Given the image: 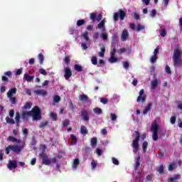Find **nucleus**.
<instances>
[{"label":"nucleus","instance_id":"1","mask_svg":"<svg viewBox=\"0 0 182 182\" xmlns=\"http://www.w3.org/2000/svg\"><path fill=\"white\" fill-rule=\"evenodd\" d=\"M41 109L39 107H34L31 111L23 112L21 114V119L23 120L28 121L29 119V116H32L33 120H41L42 119V115L41 114Z\"/></svg>","mask_w":182,"mask_h":182},{"label":"nucleus","instance_id":"2","mask_svg":"<svg viewBox=\"0 0 182 182\" xmlns=\"http://www.w3.org/2000/svg\"><path fill=\"white\" fill-rule=\"evenodd\" d=\"M172 62L173 63L174 68H177V66H181L182 65V51L180 50L178 46L173 49Z\"/></svg>","mask_w":182,"mask_h":182},{"label":"nucleus","instance_id":"3","mask_svg":"<svg viewBox=\"0 0 182 182\" xmlns=\"http://www.w3.org/2000/svg\"><path fill=\"white\" fill-rule=\"evenodd\" d=\"M25 148V142H21L19 145H9L6 148V154H9L10 151L20 154L21 151Z\"/></svg>","mask_w":182,"mask_h":182},{"label":"nucleus","instance_id":"4","mask_svg":"<svg viewBox=\"0 0 182 182\" xmlns=\"http://www.w3.org/2000/svg\"><path fill=\"white\" fill-rule=\"evenodd\" d=\"M140 132L139 131H135V139L132 141V146L133 147V151L137 154L139 151V141H140Z\"/></svg>","mask_w":182,"mask_h":182},{"label":"nucleus","instance_id":"5","mask_svg":"<svg viewBox=\"0 0 182 182\" xmlns=\"http://www.w3.org/2000/svg\"><path fill=\"white\" fill-rule=\"evenodd\" d=\"M40 157H41L43 160V164L45 166H49L51 164L50 160H49V158L48 157V155L45 154V152H42L40 154Z\"/></svg>","mask_w":182,"mask_h":182},{"label":"nucleus","instance_id":"6","mask_svg":"<svg viewBox=\"0 0 182 182\" xmlns=\"http://www.w3.org/2000/svg\"><path fill=\"white\" fill-rule=\"evenodd\" d=\"M81 117H82V120L84 122H89L90 117H89V112L86 109L81 110Z\"/></svg>","mask_w":182,"mask_h":182},{"label":"nucleus","instance_id":"7","mask_svg":"<svg viewBox=\"0 0 182 182\" xmlns=\"http://www.w3.org/2000/svg\"><path fill=\"white\" fill-rule=\"evenodd\" d=\"M7 167L9 170H12V168L15 169L18 168V162L16 160H9Z\"/></svg>","mask_w":182,"mask_h":182},{"label":"nucleus","instance_id":"8","mask_svg":"<svg viewBox=\"0 0 182 182\" xmlns=\"http://www.w3.org/2000/svg\"><path fill=\"white\" fill-rule=\"evenodd\" d=\"M64 72H65L64 77L65 80H69V79L72 77V70L67 67L64 69Z\"/></svg>","mask_w":182,"mask_h":182},{"label":"nucleus","instance_id":"9","mask_svg":"<svg viewBox=\"0 0 182 182\" xmlns=\"http://www.w3.org/2000/svg\"><path fill=\"white\" fill-rule=\"evenodd\" d=\"M8 77H12V72L11 71L5 72L4 75L1 77V80H3V82H8L9 80Z\"/></svg>","mask_w":182,"mask_h":182},{"label":"nucleus","instance_id":"10","mask_svg":"<svg viewBox=\"0 0 182 182\" xmlns=\"http://www.w3.org/2000/svg\"><path fill=\"white\" fill-rule=\"evenodd\" d=\"M159 129H160V126L157 123L153 122L151 124V132H152V133L159 132Z\"/></svg>","mask_w":182,"mask_h":182},{"label":"nucleus","instance_id":"11","mask_svg":"<svg viewBox=\"0 0 182 182\" xmlns=\"http://www.w3.org/2000/svg\"><path fill=\"white\" fill-rule=\"evenodd\" d=\"M34 93L39 96H46V95H48V92L45 90H36L34 91Z\"/></svg>","mask_w":182,"mask_h":182},{"label":"nucleus","instance_id":"12","mask_svg":"<svg viewBox=\"0 0 182 182\" xmlns=\"http://www.w3.org/2000/svg\"><path fill=\"white\" fill-rule=\"evenodd\" d=\"M147 99V96L146 95H139V97L136 99V102L137 103H140V102L141 103H144V102H146Z\"/></svg>","mask_w":182,"mask_h":182},{"label":"nucleus","instance_id":"13","mask_svg":"<svg viewBox=\"0 0 182 182\" xmlns=\"http://www.w3.org/2000/svg\"><path fill=\"white\" fill-rule=\"evenodd\" d=\"M17 92V90L16 87L14 88H11V90H9V92H7V97H12V96H14V95H15Z\"/></svg>","mask_w":182,"mask_h":182},{"label":"nucleus","instance_id":"14","mask_svg":"<svg viewBox=\"0 0 182 182\" xmlns=\"http://www.w3.org/2000/svg\"><path fill=\"white\" fill-rule=\"evenodd\" d=\"M119 15L120 21H124V18H126V11H123L122 9L119 10Z\"/></svg>","mask_w":182,"mask_h":182},{"label":"nucleus","instance_id":"15","mask_svg":"<svg viewBox=\"0 0 182 182\" xmlns=\"http://www.w3.org/2000/svg\"><path fill=\"white\" fill-rule=\"evenodd\" d=\"M34 78H35L34 76L29 75L27 73H25L23 76V79L24 80H26V82H32V80H33Z\"/></svg>","mask_w":182,"mask_h":182},{"label":"nucleus","instance_id":"16","mask_svg":"<svg viewBox=\"0 0 182 182\" xmlns=\"http://www.w3.org/2000/svg\"><path fill=\"white\" fill-rule=\"evenodd\" d=\"M129 37V31L127 30H124L122 33V41H124Z\"/></svg>","mask_w":182,"mask_h":182},{"label":"nucleus","instance_id":"17","mask_svg":"<svg viewBox=\"0 0 182 182\" xmlns=\"http://www.w3.org/2000/svg\"><path fill=\"white\" fill-rule=\"evenodd\" d=\"M151 106H152L151 103H149L143 110V114H147V113H149V112L151 110Z\"/></svg>","mask_w":182,"mask_h":182},{"label":"nucleus","instance_id":"18","mask_svg":"<svg viewBox=\"0 0 182 182\" xmlns=\"http://www.w3.org/2000/svg\"><path fill=\"white\" fill-rule=\"evenodd\" d=\"M158 85H159V80L155 79L154 80H152L151 82V89H153V90L156 89Z\"/></svg>","mask_w":182,"mask_h":182},{"label":"nucleus","instance_id":"19","mask_svg":"<svg viewBox=\"0 0 182 182\" xmlns=\"http://www.w3.org/2000/svg\"><path fill=\"white\" fill-rule=\"evenodd\" d=\"M79 100H80V102H87V100H89V97L85 94H82L79 96Z\"/></svg>","mask_w":182,"mask_h":182},{"label":"nucleus","instance_id":"20","mask_svg":"<svg viewBox=\"0 0 182 182\" xmlns=\"http://www.w3.org/2000/svg\"><path fill=\"white\" fill-rule=\"evenodd\" d=\"M126 50H127L129 54L132 53V49L131 48L126 49L124 48L119 49L117 53H119V55H120L122 53H124V52H126Z\"/></svg>","mask_w":182,"mask_h":182},{"label":"nucleus","instance_id":"21","mask_svg":"<svg viewBox=\"0 0 182 182\" xmlns=\"http://www.w3.org/2000/svg\"><path fill=\"white\" fill-rule=\"evenodd\" d=\"M80 133H81V134H87V133H89L87 128H86V127L85 125L81 126Z\"/></svg>","mask_w":182,"mask_h":182},{"label":"nucleus","instance_id":"22","mask_svg":"<svg viewBox=\"0 0 182 182\" xmlns=\"http://www.w3.org/2000/svg\"><path fill=\"white\" fill-rule=\"evenodd\" d=\"M91 146L93 149L97 146V138L94 137L91 139Z\"/></svg>","mask_w":182,"mask_h":182},{"label":"nucleus","instance_id":"23","mask_svg":"<svg viewBox=\"0 0 182 182\" xmlns=\"http://www.w3.org/2000/svg\"><path fill=\"white\" fill-rule=\"evenodd\" d=\"M106 23V20L103 19L97 25L98 29H105V24Z\"/></svg>","mask_w":182,"mask_h":182},{"label":"nucleus","instance_id":"24","mask_svg":"<svg viewBox=\"0 0 182 182\" xmlns=\"http://www.w3.org/2000/svg\"><path fill=\"white\" fill-rule=\"evenodd\" d=\"M81 36H82V38H84V39L85 40V42H89V41H90V38H89V33H88L87 31L84 32V33L81 35Z\"/></svg>","mask_w":182,"mask_h":182},{"label":"nucleus","instance_id":"25","mask_svg":"<svg viewBox=\"0 0 182 182\" xmlns=\"http://www.w3.org/2000/svg\"><path fill=\"white\" fill-rule=\"evenodd\" d=\"M179 179L180 175H174L173 177L168 178V182H174V181Z\"/></svg>","mask_w":182,"mask_h":182},{"label":"nucleus","instance_id":"26","mask_svg":"<svg viewBox=\"0 0 182 182\" xmlns=\"http://www.w3.org/2000/svg\"><path fill=\"white\" fill-rule=\"evenodd\" d=\"M74 70H76V72H82V70H83V67L80 65L75 64L74 65Z\"/></svg>","mask_w":182,"mask_h":182},{"label":"nucleus","instance_id":"27","mask_svg":"<svg viewBox=\"0 0 182 182\" xmlns=\"http://www.w3.org/2000/svg\"><path fill=\"white\" fill-rule=\"evenodd\" d=\"M8 140L9 141H12L13 143H21V140H19L14 136H9Z\"/></svg>","mask_w":182,"mask_h":182},{"label":"nucleus","instance_id":"28","mask_svg":"<svg viewBox=\"0 0 182 182\" xmlns=\"http://www.w3.org/2000/svg\"><path fill=\"white\" fill-rule=\"evenodd\" d=\"M148 146H149V143L146 141H144L142 144V150L144 153H146V151H147Z\"/></svg>","mask_w":182,"mask_h":182},{"label":"nucleus","instance_id":"29","mask_svg":"<svg viewBox=\"0 0 182 182\" xmlns=\"http://www.w3.org/2000/svg\"><path fill=\"white\" fill-rule=\"evenodd\" d=\"M138 167H140V156L139 155L136 157V161L134 165V170H137Z\"/></svg>","mask_w":182,"mask_h":182},{"label":"nucleus","instance_id":"30","mask_svg":"<svg viewBox=\"0 0 182 182\" xmlns=\"http://www.w3.org/2000/svg\"><path fill=\"white\" fill-rule=\"evenodd\" d=\"M50 117L54 121L56 122V120H58V114H56V113L51 112L50 113Z\"/></svg>","mask_w":182,"mask_h":182},{"label":"nucleus","instance_id":"31","mask_svg":"<svg viewBox=\"0 0 182 182\" xmlns=\"http://www.w3.org/2000/svg\"><path fill=\"white\" fill-rule=\"evenodd\" d=\"M93 112L95 113V114H102V113H103V111L100 107L94 108Z\"/></svg>","mask_w":182,"mask_h":182},{"label":"nucleus","instance_id":"32","mask_svg":"<svg viewBox=\"0 0 182 182\" xmlns=\"http://www.w3.org/2000/svg\"><path fill=\"white\" fill-rule=\"evenodd\" d=\"M15 120L17 123V126H19V122H21V114H19V112H16Z\"/></svg>","mask_w":182,"mask_h":182},{"label":"nucleus","instance_id":"33","mask_svg":"<svg viewBox=\"0 0 182 182\" xmlns=\"http://www.w3.org/2000/svg\"><path fill=\"white\" fill-rule=\"evenodd\" d=\"M80 164V161H79V159H74L73 167V168H77V165Z\"/></svg>","mask_w":182,"mask_h":182},{"label":"nucleus","instance_id":"34","mask_svg":"<svg viewBox=\"0 0 182 182\" xmlns=\"http://www.w3.org/2000/svg\"><path fill=\"white\" fill-rule=\"evenodd\" d=\"M152 139L154 141H157V140H159V132H152Z\"/></svg>","mask_w":182,"mask_h":182},{"label":"nucleus","instance_id":"35","mask_svg":"<svg viewBox=\"0 0 182 182\" xmlns=\"http://www.w3.org/2000/svg\"><path fill=\"white\" fill-rule=\"evenodd\" d=\"M90 19H91V21H92V22H95V21H96V19H97V14L91 13L90 14Z\"/></svg>","mask_w":182,"mask_h":182},{"label":"nucleus","instance_id":"36","mask_svg":"<svg viewBox=\"0 0 182 182\" xmlns=\"http://www.w3.org/2000/svg\"><path fill=\"white\" fill-rule=\"evenodd\" d=\"M32 107V103L31 102H26L24 106L23 107V109L25 110H28V109H31Z\"/></svg>","mask_w":182,"mask_h":182},{"label":"nucleus","instance_id":"37","mask_svg":"<svg viewBox=\"0 0 182 182\" xmlns=\"http://www.w3.org/2000/svg\"><path fill=\"white\" fill-rule=\"evenodd\" d=\"M6 123H9V124H15V120L9 118V117H6Z\"/></svg>","mask_w":182,"mask_h":182},{"label":"nucleus","instance_id":"38","mask_svg":"<svg viewBox=\"0 0 182 182\" xmlns=\"http://www.w3.org/2000/svg\"><path fill=\"white\" fill-rule=\"evenodd\" d=\"M101 51L99 53L100 58H103L105 56V52H106V48L105 47H102Z\"/></svg>","mask_w":182,"mask_h":182},{"label":"nucleus","instance_id":"39","mask_svg":"<svg viewBox=\"0 0 182 182\" xmlns=\"http://www.w3.org/2000/svg\"><path fill=\"white\" fill-rule=\"evenodd\" d=\"M38 60L40 65H42L43 63L44 58H43V54L39 53L38 55Z\"/></svg>","mask_w":182,"mask_h":182},{"label":"nucleus","instance_id":"40","mask_svg":"<svg viewBox=\"0 0 182 182\" xmlns=\"http://www.w3.org/2000/svg\"><path fill=\"white\" fill-rule=\"evenodd\" d=\"M100 38H102L103 41H107L109 36L107 35V33H102L100 35Z\"/></svg>","mask_w":182,"mask_h":182},{"label":"nucleus","instance_id":"41","mask_svg":"<svg viewBox=\"0 0 182 182\" xmlns=\"http://www.w3.org/2000/svg\"><path fill=\"white\" fill-rule=\"evenodd\" d=\"M64 62L65 65H70V55H66L64 59Z\"/></svg>","mask_w":182,"mask_h":182},{"label":"nucleus","instance_id":"42","mask_svg":"<svg viewBox=\"0 0 182 182\" xmlns=\"http://www.w3.org/2000/svg\"><path fill=\"white\" fill-rule=\"evenodd\" d=\"M158 57L157 55H152L150 59L151 63H156L157 62Z\"/></svg>","mask_w":182,"mask_h":182},{"label":"nucleus","instance_id":"43","mask_svg":"<svg viewBox=\"0 0 182 182\" xmlns=\"http://www.w3.org/2000/svg\"><path fill=\"white\" fill-rule=\"evenodd\" d=\"M71 140L73 143V144H76L77 143V138L74 134L70 135Z\"/></svg>","mask_w":182,"mask_h":182},{"label":"nucleus","instance_id":"44","mask_svg":"<svg viewBox=\"0 0 182 182\" xmlns=\"http://www.w3.org/2000/svg\"><path fill=\"white\" fill-rule=\"evenodd\" d=\"M85 23H86V21H85V19L78 20L77 21V26H83V24Z\"/></svg>","mask_w":182,"mask_h":182},{"label":"nucleus","instance_id":"45","mask_svg":"<svg viewBox=\"0 0 182 182\" xmlns=\"http://www.w3.org/2000/svg\"><path fill=\"white\" fill-rule=\"evenodd\" d=\"M174 168H176L175 163L169 164L168 168V171H173V170H174Z\"/></svg>","mask_w":182,"mask_h":182},{"label":"nucleus","instance_id":"46","mask_svg":"<svg viewBox=\"0 0 182 182\" xmlns=\"http://www.w3.org/2000/svg\"><path fill=\"white\" fill-rule=\"evenodd\" d=\"M91 62H92V65H97V57L92 56L91 58Z\"/></svg>","mask_w":182,"mask_h":182},{"label":"nucleus","instance_id":"47","mask_svg":"<svg viewBox=\"0 0 182 182\" xmlns=\"http://www.w3.org/2000/svg\"><path fill=\"white\" fill-rule=\"evenodd\" d=\"M144 29V26H141V24H138L136 26V32H140V31H143Z\"/></svg>","mask_w":182,"mask_h":182},{"label":"nucleus","instance_id":"48","mask_svg":"<svg viewBox=\"0 0 182 182\" xmlns=\"http://www.w3.org/2000/svg\"><path fill=\"white\" fill-rule=\"evenodd\" d=\"M109 62L111 63H116V62H117V58L114 57V55H111L109 58Z\"/></svg>","mask_w":182,"mask_h":182},{"label":"nucleus","instance_id":"49","mask_svg":"<svg viewBox=\"0 0 182 182\" xmlns=\"http://www.w3.org/2000/svg\"><path fill=\"white\" fill-rule=\"evenodd\" d=\"M49 124V122L48 121H46V122H41L39 125V128L40 129H42L43 127H46V126H48V124Z\"/></svg>","mask_w":182,"mask_h":182},{"label":"nucleus","instance_id":"50","mask_svg":"<svg viewBox=\"0 0 182 182\" xmlns=\"http://www.w3.org/2000/svg\"><path fill=\"white\" fill-rule=\"evenodd\" d=\"M38 72H39V73H41V75H43V76H46V75H48L46 70H45L43 68H40L38 70Z\"/></svg>","mask_w":182,"mask_h":182},{"label":"nucleus","instance_id":"51","mask_svg":"<svg viewBox=\"0 0 182 182\" xmlns=\"http://www.w3.org/2000/svg\"><path fill=\"white\" fill-rule=\"evenodd\" d=\"M158 172L159 174H163V173H164V166L161 165L158 168Z\"/></svg>","mask_w":182,"mask_h":182},{"label":"nucleus","instance_id":"52","mask_svg":"<svg viewBox=\"0 0 182 182\" xmlns=\"http://www.w3.org/2000/svg\"><path fill=\"white\" fill-rule=\"evenodd\" d=\"M165 72H166L168 75H171V68H170V66L166 65V67H165Z\"/></svg>","mask_w":182,"mask_h":182},{"label":"nucleus","instance_id":"53","mask_svg":"<svg viewBox=\"0 0 182 182\" xmlns=\"http://www.w3.org/2000/svg\"><path fill=\"white\" fill-rule=\"evenodd\" d=\"M129 66H130V64L129 63V62L125 61L123 63V68H124V69H126V70H129Z\"/></svg>","mask_w":182,"mask_h":182},{"label":"nucleus","instance_id":"54","mask_svg":"<svg viewBox=\"0 0 182 182\" xmlns=\"http://www.w3.org/2000/svg\"><path fill=\"white\" fill-rule=\"evenodd\" d=\"M70 123V121H69V119H65L63 122V127H66L68 126H69Z\"/></svg>","mask_w":182,"mask_h":182},{"label":"nucleus","instance_id":"55","mask_svg":"<svg viewBox=\"0 0 182 182\" xmlns=\"http://www.w3.org/2000/svg\"><path fill=\"white\" fill-rule=\"evenodd\" d=\"M60 102V97L59 95H55L54 97V103H59Z\"/></svg>","mask_w":182,"mask_h":182},{"label":"nucleus","instance_id":"56","mask_svg":"<svg viewBox=\"0 0 182 182\" xmlns=\"http://www.w3.org/2000/svg\"><path fill=\"white\" fill-rule=\"evenodd\" d=\"M10 98V102L12 105H16V97H11Z\"/></svg>","mask_w":182,"mask_h":182},{"label":"nucleus","instance_id":"57","mask_svg":"<svg viewBox=\"0 0 182 182\" xmlns=\"http://www.w3.org/2000/svg\"><path fill=\"white\" fill-rule=\"evenodd\" d=\"M110 116H111V120H112V122H114L115 120L117 119V116L116 115V114L111 113Z\"/></svg>","mask_w":182,"mask_h":182},{"label":"nucleus","instance_id":"58","mask_svg":"<svg viewBox=\"0 0 182 182\" xmlns=\"http://www.w3.org/2000/svg\"><path fill=\"white\" fill-rule=\"evenodd\" d=\"M119 13L115 12L114 13V21H115V22H117V21H119Z\"/></svg>","mask_w":182,"mask_h":182},{"label":"nucleus","instance_id":"59","mask_svg":"<svg viewBox=\"0 0 182 182\" xmlns=\"http://www.w3.org/2000/svg\"><path fill=\"white\" fill-rule=\"evenodd\" d=\"M159 33L161 35V36H166V35H167V31H166V30L163 29V30H160Z\"/></svg>","mask_w":182,"mask_h":182},{"label":"nucleus","instance_id":"60","mask_svg":"<svg viewBox=\"0 0 182 182\" xmlns=\"http://www.w3.org/2000/svg\"><path fill=\"white\" fill-rule=\"evenodd\" d=\"M100 102L103 105H106L109 102V100H107V98L102 97L100 99Z\"/></svg>","mask_w":182,"mask_h":182},{"label":"nucleus","instance_id":"61","mask_svg":"<svg viewBox=\"0 0 182 182\" xmlns=\"http://www.w3.org/2000/svg\"><path fill=\"white\" fill-rule=\"evenodd\" d=\"M97 166V164L96 163V161H95V160H92L91 161L92 168H96Z\"/></svg>","mask_w":182,"mask_h":182},{"label":"nucleus","instance_id":"62","mask_svg":"<svg viewBox=\"0 0 182 182\" xmlns=\"http://www.w3.org/2000/svg\"><path fill=\"white\" fill-rule=\"evenodd\" d=\"M112 163L115 164V166H119V160L116 158H112Z\"/></svg>","mask_w":182,"mask_h":182},{"label":"nucleus","instance_id":"63","mask_svg":"<svg viewBox=\"0 0 182 182\" xmlns=\"http://www.w3.org/2000/svg\"><path fill=\"white\" fill-rule=\"evenodd\" d=\"M171 124H174V123H176V116H173L171 117Z\"/></svg>","mask_w":182,"mask_h":182},{"label":"nucleus","instance_id":"64","mask_svg":"<svg viewBox=\"0 0 182 182\" xmlns=\"http://www.w3.org/2000/svg\"><path fill=\"white\" fill-rule=\"evenodd\" d=\"M178 109L182 110V103L180 101L178 102Z\"/></svg>","mask_w":182,"mask_h":182}]
</instances>
